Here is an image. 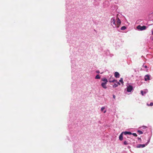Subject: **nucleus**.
<instances>
[{
	"mask_svg": "<svg viewBox=\"0 0 153 153\" xmlns=\"http://www.w3.org/2000/svg\"><path fill=\"white\" fill-rule=\"evenodd\" d=\"M116 19L117 20L116 23L115 22V17L112 18L110 20V23L114 28H118L121 24V22L119 18L117 17Z\"/></svg>",
	"mask_w": 153,
	"mask_h": 153,
	"instance_id": "1",
	"label": "nucleus"
},
{
	"mask_svg": "<svg viewBox=\"0 0 153 153\" xmlns=\"http://www.w3.org/2000/svg\"><path fill=\"white\" fill-rule=\"evenodd\" d=\"M126 87L125 89V91L128 92H131L133 90L132 86L129 83H127L126 85Z\"/></svg>",
	"mask_w": 153,
	"mask_h": 153,
	"instance_id": "2",
	"label": "nucleus"
},
{
	"mask_svg": "<svg viewBox=\"0 0 153 153\" xmlns=\"http://www.w3.org/2000/svg\"><path fill=\"white\" fill-rule=\"evenodd\" d=\"M137 28L139 30L142 31L146 30V27L145 26H142L140 25H139L137 26Z\"/></svg>",
	"mask_w": 153,
	"mask_h": 153,
	"instance_id": "3",
	"label": "nucleus"
},
{
	"mask_svg": "<svg viewBox=\"0 0 153 153\" xmlns=\"http://www.w3.org/2000/svg\"><path fill=\"white\" fill-rule=\"evenodd\" d=\"M150 76L149 75L147 74L145 76L144 79L145 81H148L150 80Z\"/></svg>",
	"mask_w": 153,
	"mask_h": 153,
	"instance_id": "4",
	"label": "nucleus"
},
{
	"mask_svg": "<svg viewBox=\"0 0 153 153\" xmlns=\"http://www.w3.org/2000/svg\"><path fill=\"white\" fill-rule=\"evenodd\" d=\"M148 92V90L147 89H145L144 91L141 90L140 91L141 94L143 96L144 95Z\"/></svg>",
	"mask_w": 153,
	"mask_h": 153,
	"instance_id": "5",
	"label": "nucleus"
},
{
	"mask_svg": "<svg viewBox=\"0 0 153 153\" xmlns=\"http://www.w3.org/2000/svg\"><path fill=\"white\" fill-rule=\"evenodd\" d=\"M146 144H138L137 146V148H143L146 146Z\"/></svg>",
	"mask_w": 153,
	"mask_h": 153,
	"instance_id": "6",
	"label": "nucleus"
},
{
	"mask_svg": "<svg viewBox=\"0 0 153 153\" xmlns=\"http://www.w3.org/2000/svg\"><path fill=\"white\" fill-rule=\"evenodd\" d=\"M107 83L102 82L101 83V86L103 88L106 89L107 88V87L106 85Z\"/></svg>",
	"mask_w": 153,
	"mask_h": 153,
	"instance_id": "7",
	"label": "nucleus"
},
{
	"mask_svg": "<svg viewBox=\"0 0 153 153\" xmlns=\"http://www.w3.org/2000/svg\"><path fill=\"white\" fill-rule=\"evenodd\" d=\"M108 80L110 82H113L116 81L114 79V78L112 77V76H111V78L109 79Z\"/></svg>",
	"mask_w": 153,
	"mask_h": 153,
	"instance_id": "8",
	"label": "nucleus"
},
{
	"mask_svg": "<svg viewBox=\"0 0 153 153\" xmlns=\"http://www.w3.org/2000/svg\"><path fill=\"white\" fill-rule=\"evenodd\" d=\"M120 74L119 73L117 72H116L114 73V76L115 77L117 78L120 77Z\"/></svg>",
	"mask_w": 153,
	"mask_h": 153,
	"instance_id": "9",
	"label": "nucleus"
},
{
	"mask_svg": "<svg viewBox=\"0 0 153 153\" xmlns=\"http://www.w3.org/2000/svg\"><path fill=\"white\" fill-rule=\"evenodd\" d=\"M122 134H124L125 135H127V134H129V135H131L132 134V133L129 131H124L123 132Z\"/></svg>",
	"mask_w": 153,
	"mask_h": 153,
	"instance_id": "10",
	"label": "nucleus"
},
{
	"mask_svg": "<svg viewBox=\"0 0 153 153\" xmlns=\"http://www.w3.org/2000/svg\"><path fill=\"white\" fill-rule=\"evenodd\" d=\"M118 85H120V83L119 82H117V83H114L113 85V88H116L118 86Z\"/></svg>",
	"mask_w": 153,
	"mask_h": 153,
	"instance_id": "11",
	"label": "nucleus"
},
{
	"mask_svg": "<svg viewBox=\"0 0 153 153\" xmlns=\"http://www.w3.org/2000/svg\"><path fill=\"white\" fill-rule=\"evenodd\" d=\"M101 80L102 81L104 82H103L104 83H107V82H108L107 79L105 78H102Z\"/></svg>",
	"mask_w": 153,
	"mask_h": 153,
	"instance_id": "12",
	"label": "nucleus"
},
{
	"mask_svg": "<svg viewBox=\"0 0 153 153\" xmlns=\"http://www.w3.org/2000/svg\"><path fill=\"white\" fill-rule=\"evenodd\" d=\"M123 134L122 132L119 136V139L120 140H123Z\"/></svg>",
	"mask_w": 153,
	"mask_h": 153,
	"instance_id": "13",
	"label": "nucleus"
},
{
	"mask_svg": "<svg viewBox=\"0 0 153 153\" xmlns=\"http://www.w3.org/2000/svg\"><path fill=\"white\" fill-rule=\"evenodd\" d=\"M96 79H99L100 78V76L99 74L97 75L95 78Z\"/></svg>",
	"mask_w": 153,
	"mask_h": 153,
	"instance_id": "14",
	"label": "nucleus"
},
{
	"mask_svg": "<svg viewBox=\"0 0 153 153\" xmlns=\"http://www.w3.org/2000/svg\"><path fill=\"white\" fill-rule=\"evenodd\" d=\"M143 68H144L146 69L145 70V71H148V67L147 66H146V65H145V66L143 65Z\"/></svg>",
	"mask_w": 153,
	"mask_h": 153,
	"instance_id": "15",
	"label": "nucleus"
},
{
	"mask_svg": "<svg viewBox=\"0 0 153 153\" xmlns=\"http://www.w3.org/2000/svg\"><path fill=\"white\" fill-rule=\"evenodd\" d=\"M119 82H120L122 84H123V81L122 78H121L119 80Z\"/></svg>",
	"mask_w": 153,
	"mask_h": 153,
	"instance_id": "16",
	"label": "nucleus"
},
{
	"mask_svg": "<svg viewBox=\"0 0 153 153\" xmlns=\"http://www.w3.org/2000/svg\"><path fill=\"white\" fill-rule=\"evenodd\" d=\"M123 144L125 145H127L129 144L128 142L126 141H125L124 142Z\"/></svg>",
	"mask_w": 153,
	"mask_h": 153,
	"instance_id": "17",
	"label": "nucleus"
},
{
	"mask_svg": "<svg viewBox=\"0 0 153 153\" xmlns=\"http://www.w3.org/2000/svg\"><path fill=\"white\" fill-rule=\"evenodd\" d=\"M126 29V27L125 26H123L121 28V29L122 30H125Z\"/></svg>",
	"mask_w": 153,
	"mask_h": 153,
	"instance_id": "18",
	"label": "nucleus"
},
{
	"mask_svg": "<svg viewBox=\"0 0 153 153\" xmlns=\"http://www.w3.org/2000/svg\"><path fill=\"white\" fill-rule=\"evenodd\" d=\"M147 105L148 106H152L153 105V102H151L149 104L147 103Z\"/></svg>",
	"mask_w": 153,
	"mask_h": 153,
	"instance_id": "19",
	"label": "nucleus"
},
{
	"mask_svg": "<svg viewBox=\"0 0 153 153\" xmlns=\"http://www.w3.org/2000/svg\"><path fill=\"white\" fill-rule=\"evenodd\" d=\"M137 131L140 134H143V132L140 130H138Z\"/></svg>",
	"mask_w": 153,
	"mask_h": 153,
	"instance_id": "20",
	"label": "nucleus"
},
{
	"mask_svg": "<svg viewBox=\"0 0 153 153\" xmlns=\"http://www.w3.org/2000/svg\"><path fill=\"white\" fill-rule=\"evenodd\" d=\"M105 109V107H101V110L102 111H103V110Z\"/></svg>",
	"mask_w": 153,
	"mask_h": 153,
	"instance_id": "21",
	"label": "nucleus"
},
{
	"mask_svg": "<svg viewBox=\"0 0 153 153\" xmlns=\"http://www.w3.org/2000/svg\"><path fill=\"white\" fill-rule=\"evenodd\" d=\"M132 134L135 137H137V134L135 133H133L132 134Z\"/></svg>",
	"mask_w": 153,
	"mask_h": 153,
	"instance_id": "22",
	"label": "nucleus"
},
{
	"mask_svg": "<svg viewBox=\"0 0 153 153\" xmlns=\"http://www.w3.org/2000/svg\"><path fill=\"white\" fill-rule=\"evenodd\" d=\"M150 139H149V140H148V142H147V143L146 144V145H147V144L149 143V142H150Z\"/></svg>",
	"mask_w": 153,
	"mask_h": 153,
	"instance_id": "23",
	"label": "nucleus"
},
{
	"mask_svg": "<svg viewBox=\"0 0 153 153\" xmlns=\"http://www.w3.org/2000/svg\"><path fill=\"white\" fill-rule=\"evenodd\" d=\"M96 72L97 74H99L100 73V72L99 71V70H97V71H96Z\"/></svg>",
	"mask_w": 153,
	"mask_h": 153,
	"instance_id": "24",
	"label": "nucleus"
},
{
	"mask_svg": "<svg viewBox=\"0 0 153 153\" xmlns=\"http://www.w3.org/2000/svg\"><path fill=\"white\" fill-rule=\"evenodd\" d=\"M106 110H105L104 111H103V113H106Z\"/></svg>",
	"mask_w": 153,
	"mask_h": 153,
	"instance_id": "25",
	"label": "nucleus"
},
{
	"mask_svg": "<svg viewBox=\"0 0 153 153\" xmlns=\"http://www.w3.org/2000/svg\"><path fill=\"white\" fill-rule=\"evenodd\" d=\"M113 97L114 98H115V95H114L113 96Z\"/></svg>",
	"mask_w": 153,
	"mask_h": 153,
	"instance_id": "26",
	"label": "nucleus"
},
{
	"mask_svg": "<svg viewBox=\"0 0 153 153\" xmlns=\"http://www.w3.org/2000/svg\"><path fill=\"white\" fill-rule=\"evenodd\" d=\"M152 34H153V30H152Z\"/></svg>",
	"mask_w": 153,
	"mask_h": 153,
	"instance_id": "27",
	"label": "nucleus"
},
{
	"mask_svg": "<svg viewBox=\"0 0 153 153\" xmlns=\"http://www.w3.org/2000/svg\"><path fill=\"white\" fill-rule=\"evenodd\" d=\"M153 14V12H152V13H151V14Z\"/></svg>",
	"mask_w": 153,
	"mask_h": 153,
	"instance_id": "28",
	"label": "nucleus"
}]
</instances>
